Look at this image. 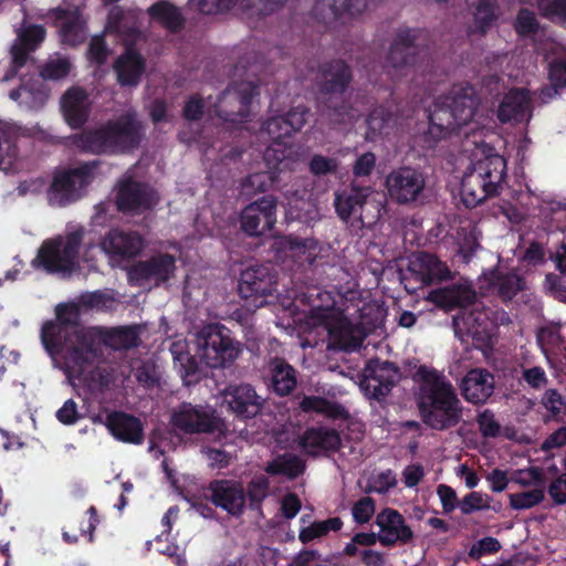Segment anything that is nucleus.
Listing matches in <instances>:
<instances>
[{
  "label": "nucleus",
  "mask_w": 566,
  "mask_h": 566,
  "mask_svg": "<svg viewBox=\"0 0 566 566\" xmlns=\"http://www.w3.org/2000/svg\"><path fill=\"white\" fill-rule=\"evenodd\" d=\"M308 297L311 308L304 317L295 319L303 348L317 345L322 332H326L328 348L356 350L367 334L384 325L387 314L381 304L367 302L353 291L335 296L314 290Z\"/></svg>",
  "instance_id": "nucleus-1"
},
{
  "label": "nucleus",
  "mask_w": 566,
  "mask_h": 566,
  "mask_svg": "<svg viewBox=\"0 0 566 566\" xmlns=\"http://www.w3.org/2000/svg\"><path fill=\"white\" fill-rule=\"evenodd\" d=\"M78 307L63 304L56 307V319L46 322L41 329V342L55 367L62 369L69 382H86L94 369V349L85 348L91 327L77 325Z\"/></svg>",
  "instance_id": "nucleus-2"
},
{
  "label": "nucleus",
  "mask_w": 566,
  "mask_h": 566,
  "mask_svg": "<svg viewBox=\"0 0 566 566\" xmlns=\"http://www.w3.org/2000/svg\"><path fill=\"white\" fill-rule=\"evenodd\" d=\"M195 357L188 352V344L177 339L171 344L170 352L175 368L186 385L196 382L199 366L195 358L211 368L232 364L242 353V345L232 338L230 331L219 324L203 326L195 336Z\"/></svg>",
  "instance_id": "nucleus-3"
},
{
  "label": "nucleus",
  "mask_w": 566,
  "mask_h": 566,
  "mask_svg": "<svg viewBox=\"0 0 566 566\" xmlns=\"http://www.w3.org/2000/svg\"><path fill=\"white\" fill-rule=\"evenodd\" d=\"M459 165L463 167L460 195L467 207H475L495 195L504 181L505 159L484 143L475 142L473 148L468 145Z\"/></svg>",
  "instance_id": "nucleus-4"
},
{
  "label": "nucleus",
  "mask_w": 566,
  "mask_h": 566,
  "mask_svg": "<svg viewBox=\"0 0 566 566\" xmlns=\"http://www.w3.org/2000/svg\"><path fill=\"white\" fill-rule=\"evenodd\" d=\"M479 101L474 88L467 84L454 85L443 101L436 103L430 112L427 132L429 142L446 138L452 130L473 125L471 130L484 127L490 118L478 108Z\"/></svg>",
  "instance_id": "nucleus-5"
},
{
  "label": "nucleus",
  "mask_w": 566,
  "mask_h": 566,
  "mask_svg": "<svg viewBox=\"0 0 566 566\" xmlns=\"http://www.w3.org/2000/svg\"><path fill=\"white\" fill-rule=\"evenodd\" d=\"M419 409L427 424L433 429L454 426L461 418V402L451 382L437 370L420 367Z\"/></svg>",
  "instance_id": "nucleus-6"
},
{
  "label": "nucleus",
  "mask_w": 566,
  "mask_h": 566,
  "mask_svg": "<svg viewBox=\"0 0 566 566\" xmlns=\"http://www.w3.org/2000/svg\"><path fill=\"white\" fill-rule=\"evenodd\" d=\"M475 294L467 283L434 290L429 293L428 300L437 306L449 311L455 306L463 310L453 318V326L457 336L461 339L471 337L476 343H486L492 335L493 322L488 314L474 304L471 310L465 306L471 304Z\"/></svg>",
  "instance_id": "nucleus-7"
},
{
  "label": "nucleus",
  "mask_w": 566,
  "mask_h": 566,
  "mask_svg": "<svg viewBox=\"0 0 566 566\" xmlns=\"http://www.w3.org/2000/svg\"><path fill=\"white\" fill-rule=\"evenodd\" d=\"M140 139V125L135 116L127 114L93 130L75 137V145L84 151L113 154L135 147Z\"/></svg>",
  "instance_id": "nucleus-8"
},
{
  "label": "nucleus",
  "mask_w": 566,
  "mask_h": 566,
  "mask_svg": "<svg viewBox=\"0 0 566 566\" xmlns=\"http://www.w3.org/2000/svg\"><path fill=\"white\" fill-rule=\"evenodd\" d=\"M82 231H74L65 237L45 241L33 259L34 268H43L52 273H70L78 265V248Z\"/></svg>",
  "instance_id": "nucleus-9"
},
{
  "label": "nucleus",
  "mask_w": 566,
  "mask_h": 566,
  "mask_svg": "<svg viewBox=\"0 0 566 566\" xmlns=\"http://www.w3.org/2000/svg\"><path fill=\"white\" fill-rule=\"evenodd\" d=\"M96 175L95 161L56 171L48 189L49 202L53 206H64L76 200Z\"/></svg>",
  "instance_id": "nucleus-10"
},
{
  "label": "nucleus",
  "mask_w": 566,
  "mask_h": 566,
  "mask_svg": "<svg viewBox=\"0 0 566 566\" xmlns=\"http://www.w3.org/2000/svg\"><path fill=\"white\" fill-rule=\"evenodd\" d=\"M274 291V281L270 269L264 265L247 268L241 273L239 293L243 307L253 312L268 303V296Z\"/></svg>",
  "instance_id": "nucleus-11"
},
{
  "label": "nucleus",
  "mask_w": 566,
  "mask_h": 566,
  "mask_svg": "<svg viewBox=\"0 0 566 566\" xmlns=\"http://www.w3.org/2000/svg\"><path fill=\"white\" fill-rule=\"evenodd\" d=\"M145 239L132 230L113 228L108 230L99 242L101 251L107 256L111 265H119L135 256L145 249Z\"/></svg>",
  "instance_id": "nucleus-12"
},
{
  "label": "nucleus",
  "mask_w": 566,
  "mask_h": 566,
  "mask_svg": "<svg viewBox=\"0 0 566 566\" xmlns=\"http://www.w3.org/2000/svg\"><path fill=\"white\" fill-rule=\"evenodd\" d=\"M256 93V87L251 82H242L237 86L227 88L217 103L209 96L207 112L214 113L224 120L239 123L245 116V107Z\"/></svg>",
  "instance_id": "nucleus-13"
},
{
  "label": "nucleus",
  "mask_w": 566,
  "mask_h": 566,
  "mask_svg": "<svg viewBox=\"0 0 566 566\" xmlns=\"http://www.w3.org/2000/svg\"><path fill=\"white\" fill-rule=\"evenodd\" d=\"M175 271V256L168 253H157L148 260L135 264L128 272V279L135 285L153 287L168 281L174 276Z\"/></svg>",
  "instance_id": "nucleus-14"
},
{
  "label": "nucleus",
  "mask_w": 566,
  "mask_h": 566,
  "mask_svg": "<svg viewBox=\"0 0 566 566\" xmlns=\"http://www.w3.org/2000/svg\"><path fill=\"white\" fill-rule=\"evenodd\" d=\"M171 423L175 428L187 432H213L221 431L223 423L209 407L182 403L172 412Z\"/></svg>",
  "instance_id": "nucleus-15"
},
{
  "label": "nucleus",
  "mask_w": 566,
  "mask_h": 566,
  "mask_svg": "<svg viewBox=\"0 0 566 566\" xmlns=\"http://www.w3.org/2000/svg\"><path fill=\"white\" fill-rule=\"evenodd\" d=\"M264 160L269 168L268 172H256L250 175L243 185V191L247 195L264 191L276 182V174L284 170L295 169V159L285 155V150L274 146H269L264 153Z\"/></svg>",
  "instance_id": "nucleus-16"
},
{
  "label": "nucleus",
  "mask_w": 566,
  "mask_h": 566,
  "mask_svg": "<svg viewBox=\"0 0 566 566\" xmlns=\"http://www.w3.org/2000/svg\"><path fill=\"white\" fill-rule=\"evenodd\" d=\"M306 114L305 108L297 107L290 112L286 117H273L269 119L261 128V138L264 142H271V146L285 150V155L293 157V151L287 147L284 138L303 127L306 122Z\"/></svg>",
  "instance_id": "nucleus-17"
},
{
  "label": "nucleus",
  "mask_w": 566,
  "mask_h": 566,
  "mask_svg": "<svg viewBox=\"0 0 566 566\" xmlns=\"http://www.w3.org/2000/svg\"><path fill=\"white\" fill-rule=\"evenodd\" d=\"M276 200L263 197L248 205L241 212V228L249 235H262L276 222Z\"/></svg>",
  "instance_id": "nucleus-18"
},
{
  "label": "nucleus",
  "mask_w": 566,
  "mask_h": 566,
  "mask_svg": "<svg viewBox=\"0 0 566 566\" xmlns=\"http://www.w3.org/2000/svg\"><path fill=\"white\" fill-rule=\"evenodd\" d=\"M388 196L399 202L407 203L416 200L424 187V178L419 171L402 167L392 170L386 178Z\"/></svg>",
  "instance_id": "nucleus-19"
},
{
  "label": "nucleus",
  "mask_w": 566,
  "mask_h": 566,
  "mask_svg": "<svg viewBox=\"0 0 566 566\" xmlns=\"http://www.w3.org/2000/svg\"><path fill=\"white\" fill-rule=\"evenodd\" d=\"M157 192L149 186L130 179H123L118 185L116 202L122 211L142 212L158 202Z\"/></svg>",
  "instance_id": "nucleus-20"
},
{
  "label": "nucleus",
  "mask_w": 566,
  "mask_h": 566,
  "mask_svg": "<svg viewBox=\"0 0 566 566\" xmlns=\"http://www.w3.org/2000/svg\"><path fill=\"white\" fill-rule=\"evenodd\" d=\"M86 335L90 337L85 348L94 349V365L98 359L99 345L104 344L115 349L128 348L137 344V328L129 327H116V328H103L93 326Z\"/></svg>",
  "instance_id": "nucleus-21"
},
{
  "label": "nucleus",
  "mask_w": 566,
  "mask_h": 566,
  "mask_svg": "<svg viewBox=\"0 0 566 566\" xmlns=\"http://www.w3.org/2000/svg\"><path fill=\"white\" fill-rule=\"evenodd\" d=\"M378 542L384 546L407 543L412 538V531L403 516L396 510L385 509L376 516Z\"/></svg>",
  "instance_id": "nucleus-22"
},
{
  "label": "nucleus",
  "mask_w": 566,
  "mask_h": 566,
  "mask_svg": "<svg viewBox=\"0 0 566 566\" xmlns=\"http://www.w3.org/2000/svg\"><path fill=\"white\" fill-rule=\"evenodd\" d=\"M479 284L484 293L497 294L503 300L513 298L525 287L523 279L505 271L502 264L493 271L484 272L479 279Z\"/></svg>",
  "instance_id": "nucleus-23"
},
{
  "label": "nucleus",
  "mask_w": 566,
  "mask_h": 566,
  "mask_svg": "<svg viewBox=\"0 0 566 566\" xmlns=\"http://www.w3.org/2000/svg\"><path fill=\"white\" fill-rule=\"evenodd\" d=\"M211 501L231 515H240L245 506V493L241 483L218 480L210 483Z\"/></svg>",
  "instance_id": "nucleus-24"
},
{
  "label": "nucleus",
  "mask_w": 566,
  "mask_h": 566,
  "mask_svg": "<svg viewBox=\"0 0 566 566\" xmlns=\"http://www.w3.org/2000/svg\"><path fill=\"white\" fill-rule=\"evenodd\" d=\"M61 42L67 45L82 43L86 36L85 20L78 8L56 9L52 12Z\"/></svg>",
  "instance_id": "nucleus-25"
},
{
  "label": "nucleus",
  "mask_w": 566,
  "mask_h": 566,
  "mask_svg": "<svg viewBox=\"0 0 566 566\" xmlns=\"http://www.w3.org/2000/svg\"><path fill=\"white\" fill-rule=\"evenodd\" d=\"M539 52L546 60H549L552 56L557 57L548 64V77L553 87L545 88L541 92V99L547 102L556 95V87L566 86V60L564 59V48L553 40L543 43L539 48Z\"/></svg>",
  "instance_id": "nucleus-26"
},
{
  "label": "nucleus",
  "mask_w": 566,
  "mask_h": 566,
  "mask_svg": "<svg viewBox=\"0 0 566 566\" xmlns=\"http://www.w3.org/2000/svg\"><path fill=\"white\" fill-rule=\"evenodd\" d=\"M460 389L467 401L483 403L493 394L494 377L486 369L473 368L462 378Z\"/></svg>",
  "instance_id": "nucleus-27"
},
{
  "label": "nucleus",
  "mask_w": 566,
  "mask_h": 566,
  "mask_svg": "<svg viewBox=\"0 0 566 566\" xmlns=\"http://www.w3.org/2000/svg\"><path fill=\"white\" fill-rule=\"evenodd\" d=\"M223 402L230 410L241 417L256 415L262 407V398L256 395L250 385L230 386L223 392Z\"/></svg>",
  "instance_id": "nucleus-28"
},
{
  "label": "nucleus",
  "mask_w": 566,
  "mask_h": 566,
  "mask_svg": "<svg viewBox=\"0 0 566 566\" xmlns=\"http://www.w3.org/2000/svg\"><path fill=\"white\" fill-rule=\"evenodd\" d=\"M111 434L123 442L139 444L143 441V426L134 416L125 412H111L103 421Z\"/></svg>",
  "instance_id": "nucleus-29"
},
{
  "label": "nucleus",
  "mask_w": 566,
  "mask_h": 566,
  "mask_svg": "<svg viewBox=\"0 0 566 566\" xmlns=\"http://www.w3.org/2000/svg\"><path fill=\"white\" fill-rule=\"evenodd\" d=\"M374 195L370 187H356L353 185L349 190H344L336 195L335 207L338 216L348 221L352 218H358L364 222V217L360 213L364 205L368 203V199Z\"/></svg>",
  "instance_id": "nucleus-30"
},
{
  "label": "nucleus",
  "mask_w": 566,
  "mask_h": 566,
  "mask_svg": "<svg viewBox=\"0 0 566 566\" xmlns=\"http://www.w3.org/2000/svg\"><path fill=\"white\" fill-rule=\"evenodd\" d=\"M497 117L502 123L527 122L531 118V103L525 90H512L502 99Z\"/></svg>",
  "instance_id": "nucleus-31"
},
{
  "label": "nucleus",
  "mask_w": 566,
  "mask_h": 566,
  "mask_svg": "<svg viewBox=\"0 0 566 566\" xmlns=\"http://www.w3.org/2000/svg\"><path fill=\"white\" fill-rule=\"evenodd\" d=\"M196 7L206 14H213L232 9H255L259 13H268L274 9L280 0H191Z\"/></svg>",
  "instance_id": "nucleus-32"
},
{
  "label": "nucleus",
  "mask_w": 566,
  "mask_h": 566,
  "mask_svg": "<svg viewBox=\"0 0 566 566\" xmlns=\"http://www.w3.org/2000/svg\"><path fill=\"white\" fill-rule=\"evenodd\" d=\"M45 38V30L40 25H29L21 29L11 46V57L14 69L22 66L28 54L35 50Z\"/></svg>",
  "instance_id": "nucleus-33"
},
{
  "label": "nucleus",
  "mask_w": 566,
  "mask_h": 566,
  "mask_svg": "<svg viewBox=\"0 0 566 566\" xmlns=\"http://www.w3.org/2000/svg\"><path fill=\"white\" fill-rule=\"evenodd\" d=\"M61 107L66 123L76 128L87 119L90 102L84 91L72 87L63 95Z\"/></svg>",
  "instance_id": "nucleus-34"
},
{
  "label": "nucleus",
  "mask_w": 566,
  "mask_h": 566,
  "mask_svg": "<svg viewBox=\"0 0 566 566\" xmlns=\"http://www.w3.org/2000/svg\"><path fill=\"white\" fill-rule=\"evenodd\" d=\"M410 266L415 273L426 283L442 281L450 277L448 266L436 256L427 253H419L413 256Z\"/></svg>",
  "instance_id": "nucleus-35"
},
{
  "label": "nucleus",
  "mask_w": 566,
  "mask_h": 566,
  "mask_svg": "<svg viewBox=\"0 0 566 566\" xmlns=\"http://www.w3.org/2000/svg\"><path fill=\"white\" fill-rule=\"evenodd\" d=\"M10 98L25 111L40 109L48 98V93L43 86V81L36 77L29 84H23L20 88L10 93Z\"/></svg>",
  "instance_id": "nucleus-36"
},
{
  "label": "nucleus",
  "mask_w": 566,
  "mask_h": 566,
  "mask_svg": "<svg viewBox=\"0 0 566 566\" xmlns=\"http://www.w3.org/2000/svg\"><path fill=\"white\" fill-rule=\"evenodd\" d=\"M301 447L310 454L321 451L335 450L340 444V438L334 430L310 429L301 439Z\"/></svg>",
  "instance_id": "nucleus-37"
},
{
  "label": "nucleus",
  "mask_w": 566,
  "mask_h": 566,
  "mask_svg": "<svg viewBox=\"0 0 566 566\" xmlns=\"http://www.w3.org/2000/svg\"><path fill=\"white\" fill-rule=\"evenodd\" d=\"M126 52L117 60L115 70L117 72L118 82L122 85H136L144 71L142 57L130 48L128 43Z\"/></svg>",
  "instance_id": "nucleus-38"
},
{
  "label": "nucleus",
  "mask_w": 566,
  "mask_h": 566,
  "mask_svg": "<svg viewBox=\"0 0 566 566\" xmlns=\"http://www.w3.org/2000/svg\"><path fill=\"white\" fill-rule=\"evenodd\" d=\"M285 256L293 259L298 263H312L318 255L317 242L307 239L298 240L293 238H284L279 241Z\"/></svg>",
  "instance_id": "nucleus-39"
},
{
  "label": "nucleus",
  "mask_w": 566,
  "mask_h": 566,
  "mask_svg": "<svg viewBox=\"0 0 566 566\" xmlns=\"http://www.w3.org/2000/svg\"><path fill=\"white\" fill-rule=\"evenodd\" d=\"M14 127L0 120V170L13 171L19 166L20 157L12 142Z\"/></svg>",
  "instance_id": "nucleus-40"
},
{
  "label": "nucleus",
  "mask_w": 566,
  "mask_h": 566,
  "mask_svg": "<svg viewBox=\"0 0 566 566\" xmlns=\"http://www.w3.org/2000/svg\"><path fill=\"white\" fill-rule=\"evenodd\" d=\"M286 218L289 220H300L310 223L318 219V207L311 199H305L303 196L294 193L286 196Z\"/></svg>",
  "instance_id": "nucleus-41"
},
{
  "label": "nucleus",
  "mask_w": 566,
  "mask_h": 566,
  "mask_svg": "<svg viewBox=\"0 0 566 566\" xmlns=\"http://www.w3.org/2000/svg\"><path fill=\"white\" fill-rule=\"evenodd\" d=\"M270 374L273 390L277 395L284 396L294 389L296 385L295 371L289 364L281 359L272 360L270 363Z\"/></svg>",
  "instance_id": "nucleus-42"
},
{
  "label": "nucleus",
  "mask_w": 566,
  "mask_h": 566,
  "mask_svg": "<svg viewBox=\"0 0 566 566\" xmlns=\"http://www.w3.org/2000/svg\"><path fill=\"white\" fill-rule=\"evenodd\" d=\"M366 8V0H321L317 4V11L324 19L339 17L344 13L356 15Z\"/></svg>",
  "instance_id": "nucleus-43"
},
{
  "label": "nucleus",
  "mask_w": 566,
  "mask_h": 566,
  "mask_svg": "<svg viewBox=\"0 0 566 566\" xmlns=\"http://www.w3.org/2000/svg\"><path fill=\"white\" fill-rule=\"evenodd\" d=\"M300 407L305 412H316L327 418H343L346 416L342 406L321 397H304Z\"/></svg>",
  "instance_id": "nucleus-44"
},
{
  "label": "nucleus",
  "mask_w": 566,
  "mask_h": 566,
  "mask_svg": "<svg viewBox=\"0 0 566 566\" xmlns=\"http://www.w3.org/2000/svg\"><path fill=\"white\" fill-rule=\"evenodd\" d=\"M350 81V72L347 65L337 62L324 73L323 91L326 93H336L344 90Z\"/></svg>",
  "instance_id": "nucleus-45"
},
{
  "label": "nucleus",
  "mask_w": 566,
  "mask_h": 566,
  "mask_svg": "<svg viewBox=\"0 0 566 566\" xmlns=\"http://www.w3.org/2000/svg\"><path fill=\"white\" fill-rule=\"evenodd\" d=\"M343 523L339 517L314 522L300 530L298 538L302 543H308L327 535L331 531L340 530Z\"/></svg>",
  "instance_id": "nucleus-46"
},
{
  "label": "nucleus",
  "mask_w": 566,
  "mask_h": 566,
  "mask_svg": "<svg viewBox=\"0 0 566 566\" xmlns=\"http://www.w3.org/2000/svg\"><path fill=\"white\" fill-rule=\"evenodd\" d=\"M304 469L303 462L295 455L277 457L270 462L265 471L270 474H282L287 478H295L302 473Z\"/></svg>",
  "instance_id": "nucleus-47"
},
{
  "label": "nucleus",
  "mask_w": 566,
  "mask_h": 566,
  "mask_svg": "<svg viewBox=\"0 0 566 566\" xmlns=\"http://www.w3.org/2000/svg\"><path fill=\"white\" fill-rule=\"evenodd\" d=\"M149 14L154 21L170 30L177 29L181 23L180 13L168 2H158L149 8Z\"/></svg>",
  "instance_id": "nucleus-48"
},
{
  "label": "nucleus",
  "mask_w": 566,
  "mask_h": 566,
  "mask_svg": "<svg viewBox=\"0 0 566 566\" xmlns=\"http://www.w3.org/2000/svg\"><path fill=\"white\" fill-rule=\"evenodd\" d=\"M544 491L545 489L543 488H535L510 494V505L517 511L532 509L544 500Z\"/></svg>",
  "instance_id": "nucleus-49"
},
{
  "label": "nucleus",
  "mask_w": 566,
  "mask_h": 566,
  "mask_svg": "<svg viewBox=\"0 0 566 566\" xmlns=\"http://www.w3.org/2000/svg\"><path fill=\"white\" fill-rule=\"evenodd\" d=\"M368 130L366 133L368 139H374L382 134L392 123V116L387 108L380 106L375 108L366 119Z\"/></svg>",
  "instance_id": "nucleus-50"
},
{
  "label": "nucleus",
  "mask_w": 566,
  "mask_h": 566,
  "mask_svg": "<svg viewBox=\"0 0 566 566\" xmlns=\"http://www.w3.org/2000/svg\"><path fill=\"white\" fill-rule=\"evenodd\" d=\"M511 481L522 488H543L545 489V480L541 469L530 467L526 469L515 470L511 474Z\"/></svg>",
  "instance_id": "nucleus-51"
},
{
  "label": "nucleus",
  "mask_w": 566,
  "mask_h": 566,
  "mask_svg": "<svg viewBox=\"0 0 566 566\" xmlns=\"http://www.w3.org/2000/svg\"><path fill=\"white\" fill-rule=\"evenodd\" d=\"M478 426L481 434L484 438H497V437H506L512 438L509 429H502L495 416L489 411L484 410L478 417Z\"/></svg>",
  "instance_id": "nucleus-52"
},
{
  "label": "nucleus",
  "mask_w": 566,
  "mask_h": 566,
  "mask_svg": "<svg viewBox=\"0 0 566 566\" xmlns=\"http://www.w3.org/2000/svg\"><path fill=\"white\" fill-rule=\"evenodd\" d=\"M458 255L462 258L463 262H469L471 255L479 248L478 242V233L474 228L469 230L462 229L461 232L458 233Z\"/></svg>",
  "instance_id": "nucleus-53"
},
{
  "label": "nucleus",
  "mask_w": 566,
  "mask_h": 566,
  "mask_svg": "<svg viewBox=\"0 0 566 566\" xmlns=\"http://www.w3.org/2000/svg\"><path fill=\"white\" fill-rule=\"evenodd\" d=\"M71 71V63L61 56L50 59L41 71L42 81L46 80H60L65 77Z\"/></svg>",
  "instance_id": "nucleus-54"
},
{
  "label": "nucleus",
  "mask_w": 566,
  "mask_h": 566,
  "mask_svg": "<svg viewBox=\"0 0 566 566\" xmlns=\"http://www.w3.org/2000/svg\"><path fill=\"white\" fill-rule=\"evenodd\" d=\"M374 375L369 378L371 380H379V388L375 386V390L379 394H384L389 389V386L395 381L396 370L389 363H382L377 365V368L373 370Z\"/></svg>",
  "instance_id": "nucleus-55"
},
{
  "label": "nucleus",
  "mask_w": 566,
  "mask_h": 566,
  "mask_svg": "<svg viewBox=\"0 0 566 566\" xmlns=\"http://www.w3.org/2000/svg\"><path fill=\"white\" fill-rule=\"evenodd\" d=\"M538 9L543 15L566 23V0H539Z\"/></svg>",
  "instance_id": "nucleus-56"
},
{
  "label": "nucleus",
  "mask_w": 566,
  "mask_h": 566,
  "mask_svg": "<svg viewBox=\"0 0 566 566\" xmlns=\"http://www.w3.org/2000/svg\"><path fill=\"white\" fill-rule=\"evenodd\" d=\"M287 566H331V563L317 551L306 549L296 554Z\"/></svg>",
  "instance_id": "nucleus-57"
},
{
  "label": "nucleus",
  "mask_w": 566,
  "mask_h": 566,
  "mask_svg": "<svg viewBox=\"0 0 566 566\" xmlns=\"http://www.w3.org/2000/svg\"><path fill=\"white\" fill-rule=\"evenodd\" d=\"M514 27L520 35L527 36L537 31L538 23L534 13L524 9L518 12Z\"/></svg>",
  "instance_id": "nucleus-58"
},
{
  "label": "nucleus",
  "mask_w": 566,
  "mask_h": 566,
  "mask_svg": "<svg viewBox=\"0 0 566 566\" xmlns=\"http://www.w3.org/2000/svg\"><path fill=\"white\" fill-rule=\"evenodd\" d=\"M375 514V502L370 497L358 500L352 507V515L356 523L365 524Z\"/></svg>",
  "instance_id": "nucleus-59"
},
{
  "label": "nucleus",
  "mask_w": 566,
  "mask_h": 566,
  "mask_svg": "<svg viewBox=\"0 0 566 566\" xmlns=\"http://www.w3.org/2000/svg\"><path fill=\"white\" fill-rule=\"evenodd\" d=\"M476 30L483 32L494 19V7L490 0H482L474 13Z\"/></svg>",
  "instance_id": "nucleus-60"
},
{
  "label": "nucleus",
  "mask_w": 566,
  "mask_h": 566,
  "mask_svg": "<svg viewBox=\"0 0 566 566\" xmlns=\"http://www.w3.org/2000/svg\"><path fill=\"white\" fill-rule=\"evenodd\" d=\"M489 506L486 496L478 492L468 494L460 503V510L463 514H471L474 511L489 509Z\"/></svg>",
  "instance_id": "nucleus-61"
},
{
  "label": "nucleus",
  "mask_w": 566,
  "mask_h": 566,
  "mask_svg": "<svg viewBox=\"0 0 566 566\" xmlns=\"http://www.w3.org/2000/svg\"><path fill=\"white\" fill-rule=\"evenodd\" d=\"M501 548L500 542L494 537H484L472 545L469 555L480 558L484 555L496 553Z\"/></svg>",
  "instance_id": "nucleus-62"
},
{
  "label": "nucleus",
  "mask_w": 566,
  "mask_h": 566,
  "mask_svg": "<svg viewBox=\"0 0 566 566\" xmlns=\"http://www.w3.org/2000/svg\"><path fill=\"white\" fill-rule=\"evenodd\" d=\"M397 484L396 475L387 470L375 475L370 481V490L377 493H386Z\"/></svg>",
  "instance_id": "nucleus-63"
},
{
  "label": "nucleus",
  "mask_w": 566,
  "mask_h": 566,
  "mask_svg": "<svg viewBox=\"0 0 566 566\" xmlns=\"http://www.w3.org/2000/svg\"><path fill=\"white\" fill-rule=\"evenodd\" d=\"M548 494L555 504L566 503V474L558 476L551 483Z\"/></svg>",
  "instance_id": "nucleus-64"
}]
</instances>
